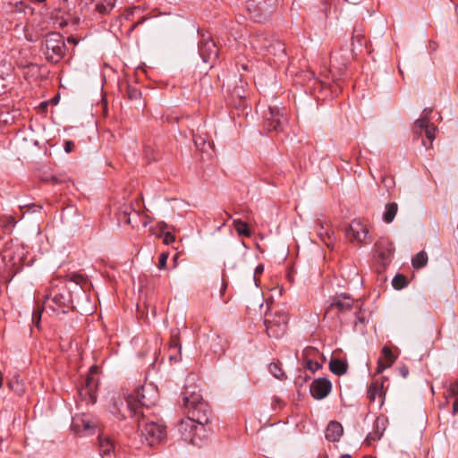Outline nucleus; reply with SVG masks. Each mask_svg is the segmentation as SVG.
<instances>
[{"instance_id":"nucleus-1","label":"nucleus","mask_w":458,"mask_h":458,"mask_svg":"<svg viewBox=\"0 0 458 458\" xmlns=\"http://www.w3.org/2000/svg\"><path fill=\"white\" fill-rule=\"evenodd\" d=\"M211 410L207 403L199 404L187 411L186 419L182 420L178 430L183 441L200 446L203 443L204 426L210 421Z\"/></svg>"},{"instance_id":"nucleus-2","label":"nucleus","mask_w":458,"mask_h":458,"mask_svg":"<svg viewBox=\"0 0 458 458\" xmlns=\"http://www.w3.org/2000/svg\"><path fill=\"white\" fill-rule=\"evenodd\" d=\"M158 401V392L151 385L141 386L136 389L134 394L127 395L125 398V404L129 416L137 418L145 414L143 409L149 408L157 403Z\"/></svg>"},{"instance_id":"nucleus-3","label":"nucleus","mask_w":458,"mask_h":458,"mask_svg":"<svg viewBox=\"0 0 458 458\" xmlns=\"http://www.w3.org/2000/svg\"><path fill=\"white\" fill-rule=\"evenodd\" d=\"M41 51L48 62L57 64L65 54L64 37L58 32L47 34L41 42Z\"/></svg>"},{"instance_id":"nucleus-4","label":"nucleus","mask_w":458,"mask_h":458,"mask_svg":"<svg viewBox=\"0 0 458 458\" xmlns=\"http://www.w3.org/2000/svg\"><path fill=\"white\" fill-rule=\"evenodd\" d=\"M138 422V430L140 437H143L149 446H154L163 442L166 437L165 427L163 424L147 421L144 418L140 420L135 418Z\"/></svg>"},{"instance_id":"nucleus-5","label":"nucleus","mask_w":458,"mask_h":458,"mask_svg":"<svg viewBox=\"0 0 458 458\" xmlns=\"http://www.w3.org/2000/svg\"><path fill=\"white\" fill-rule=\"evenodd\" d=\"M73 308L71 293L65 288L62 291L53 289L45 297L44 309H50L57 314L67 313Z\"/></svg>"},{"instance_id":"nucleus-6","label":"nucleus","mask_w":458,"mask_h":458,"mask_svg":"<svg viewBox=\"0 0 458 458\" xmlns=\"http://www.w3.org/2000/svg\"><path fill=\"white\" fill-rule=\"evenodd\" d=\"M251 43L256 48L266 49L268 55L275 57V63L284 62L286 57L284 44L278 39L258 36L253 38Z\"/></svg>"},{"instance_id":"nucleus-7","label":"nucleus","mask_w":458,"mask_h":458,"mask_svg":"<svg viewBox=\"0 0 458 458\" xmlns=\"http://www.w3.org/2000/svg\"><path fill=\"white\" fill-rule=\"evenodd\" d=\"M288 118L284 109L278 106H268L264 114V128L267 131H283L287 125Z\"/></svg>"},{"instance_id":"nucleus-8","label":"nucleus","mask_w":458,"mask_h":458,"mask_svg":"<svg viewBox=\"0 0 458 458\" xmlns=\"http://www.w3.org/2000/svg\"><path fill=\"white\" fill-rule=\"evenodd\" d=\"M288 315L284 312H276L267 316L264 324L266 332L271 338H279L284 335L287 328Z\"/></svg>"},{"instance_id":"nucleus-9","label":"nucleus","mask_w":458,"mask_h":458,"mask_svg":"<svg viewBox=\"0 0 458 458\" xmlns=\"http://www.w3.org/2000/svg\"><path fill=\"white\" fill-rule=\"evenodd\" d=\"M199 51L204 63H213L218 57V48L210 38H203L199 43Z\"/></svg>"},{"instance_id":"nucleus-10","label":"nucleus","mask_w":458,"mask_h":458,"mask_svg":"<svg viewBox=\"0 0 458 458\" xmlns=\"http://www.w3.org/2000/svg\"><path fill=\"white\" fill-rule=\"evenodd\" d=\"M205 403L197 386H186L182 392V405L187 411Z\"/></svg>"},{"instance_id":"nucleus-11","label":"nucleus","mask_w":458,"mask_h":458,"mask_svg":"<svg viewBox=\"0 0 458 458\" xmlns=\"http://www.w3.org/2000/svg\"><path fill=\"white\" fill-rule=\"evenodd\" d=\"M368 233L369 229L367 225L360 220L357 219L352 220L349 227L346 229V236L352 242L356 241L358 242H364Z\"/></svg>"},{"instance_id":"nucleus-12","label":"nucleus","mask_w":458,"mask_h":458,"mask_svg":"<svg viewBox=\"0 0 458 458\" xmlns=\"http://www.w3.org/2000/svg\"><path fill=\"white\" fill-rule=\"evenodd\" d=\"M331 389L332 384L330 380L326 377L314 379L310 387L311 395L317 400H321L327 397Z\"/></svg>"},{"instance_id":"nucleus-13","label":"nucleus","mask_w":458,"mask_h":458,"mask_svg":"<svg viewBox=\"0 0 458 458\" xmlns=\"http://www.w3.org/2000/svg\"><path fill=\"white\" fill-rule=\"evenodd\" d=\"M96 389V382L91 377L88 376L85 380V385L78 390L81 402H84L86 404L95 403L97 401Z\"/></svg>"},{"instance_id":"nucleus-14","label":"nucleus","mask_w":458,"mask_h":458,"mask_svg":"<svg viewBox=\"0 0 458 458\" xmlns=\"http://www.w3.org/2000/svg\"><path fill=\"white\" fill-rule=\"evenodd\" d=\"M387 380V377H381L372 381L368 389V398L370 402H374L378 397L380 399V406L383 404L386 396L384 384Z\"/></svg>"},{"instance_id":"nucleus-15","label":"nucleus","mask_w":458,"mask_h":458,"mask_svg":"<svg viewBox=\"0 0 458 458\" xmlns=\"http://www.w3.org/2000/svg\"><path fill=\"white\" fill-rule=\"evenodd\" d=\"M353 306V300L345 294L336 296L333 299L326 311V315H329L337 310L340 312H344L351 310Z\"/></svg>"},{"instance_id":"nucleus-16","label":"nucleus","mask_w":458,"mask_h":458,"mask_svg":"<svg viewBox=\"0 0 458 458\" xmlns=\"http://www.w3.org/2000/svg\"><path fill=\"white\" fill-rule=\"evenodd\" d=\"M72 428L75 433L81 434L92 430L95 428V423L91 420L89 416L86 414H77L72 418Z\"/></svg>"},{"instance_id":"nucleus-17","label":"nucleus","mask_w":458,"mask_h":458,"mask_svg":"<svg viewBox=\"0 0 458 458\" xmlns=\"http://www.w3.org/2000/svg\"><path fill=\"white\" fill-rule=\"evenodd\" d=\"M315 230L317 235L327 247H331L333 245L329 224L327 221L318 219L316 221Z\"/></svg>"},{"instance_id":"nucleus-18","label":"nucleus","mask_w":458,"mask_h":458,"mask_svg":"<svg viewBox=\"0 0 458 458\" xmlns=\"http://www.w3.org/2000/svg\"><path fill=\"white\" fill-rule=\"evenodd\" d=\"M376 253L379 260L386 264L389 262L390 257L393 254V245L386 240H380L375 244Z\"/></svg>"},{"instance_id":"nucleus-19","label":"nucleus","mask_w":458,"mask_h":458,"mask_svg":"<svg viewBox=\"0 0 458 458\" xmlns=\"http://www.w3.org/2000/svg\"><path fill=\"white\" fill-rule=\"evenodd\" d=\"M395 360L392 350L388 346H384L382 349V356L377 360V367L376 373L381 374L386 369L391 367Z\"/></svg>"},{"instance_id":"nucleus-20","label":"nucleus","mask_w":458,"mask_h":458,"mask_svg":"<svg viewBox=\"0 0 458 458\" xmlns=\"http://www.w3.org/2000/svg\"><path fill=\"white\" fill-rule=\"evenodd\" d=\"M176 351L177 354H169V360L175 362L181 360L182 345L180 343V330L174 328L171 331V340L169 344V352Z\"/></svg>"},{"instance_id":"nucleus-21","label":"nucleus","mask_w":458,"mask_h":458,"mask_svg":"<svg viewBox=\"0 0 458 458\" xmlns=\"http://www.w3.org/2000/svg\"><path fill=\"white\" fill-rule=\"evenodd\" d=\"M344 433V428L341 423L332 420L328 423L326 432L325 437L327 440L330 442H337Z\"/></svg>"},{"instance_id":"nucleus-22","label":"nucleus","mask_w":458,"mask_h":458,"mask_svg":"<svg viewBox=\"0 0 458 458\" xmlns=\"http://www.w3.org/2000/svg\"><path fill=\"white\" fill-rule=\"evenodd\" d=\"M278 0H250L248 3V9L251 12H267L269 13L270 9L276 6Z\"/></svg>"},{"instance_id":"nucleus-23","label":"nucleus","mask_w":458,"mask_h":458,"mask_svg":"<svg viewBox=\"0 0 458 458\" xmlns=\"http://www.w3.org/2000/svg\"><path fill=\"white\" fill-rule=\"evenodd\" d=\"M99 452L102 458H112L114 453V444L107 437H98Z\"/></svg>"},{"instance_id":"nucleus-24","label":"nucleus","mask_w":458,"mask_h":458,"mask_svg":"<svg viewBox=\"0 0 458 458\" xmlns=\"http://www.w3.org/2000/svg\"><path fill=\"white\" fill-rule=\"evenodd\" d=\"M384 430V420L377 418L375 421V429L372 432L369 433V435L366 437V442L368 443V445H370L372 442L379 440L383 436Z\"/></svg>"},{"instance_id":"nucleus-25","label":"nucleus","mask_w":458,"mask_h":458,"mask_svg":"<svg viewBox=\"0 0 458 458\" xmlns=\"http://www.w3.org/2000/svg\"><path fill=\"white\" fill-rule=\"evenodd\" d=\"M329 369L334 374L342 376L347 370V364L339 359H333L329 362Z\"/></svg>"},{"instance_id":"nucleus-26","label":"nucleus","mask_w":458,"mask_h":458,"mask_svg":"<svg viewBox=\"0 0 458 458\" xmlns=\"http://www.w3.org/2000/svg\"><path fill=\"white\" fill-rule=\"evenodd\" d=\"M398 211V205L395 202L387 203L386 210L383 215V219L386 223L390 224L394 221Z\"/></svg>"},{"instance_id":"nucleus-27","label":"nucleus","mask_w":458,"mask_h":458,"mask_svg":"<svg viewBox=\"0 0 458 458\" xmlns=\"http://www.w3.org/2000/svg\"><path fill=\"white\" fill-rule=\"evenodd\" d=\"M96 3V9L100 13H109L115 5L116 0H91Z\"/></svg>"},{"instance_id":"nucleus-28","label":"nucleus","mask_w":458,"mask_h":458,"mask_svg":"<svg viewBox=\"0 0 458 458\" xmlns=\"http://www.w3.org/2000/svg\"><path fill=\"white\" fill-rule=\"evenodd\" d=\"M431 125L429 118L420 117L414 122L413 131L416 135L421 136L423 131Z\"/></svg>"},{"instance_id":"nucleus-29","label":"nucleus","mask_w":458,"mask_h":458,"mask_svg":"<svg viewBox=\"0 0 458 458\" xmlns=\"http://www.w3.org/2000/svg\"><path fill=\"white\" fill-rule=\"evenodd\" d=\"M233 224L235 231L239 235L250 237L251 232L249 229L247 223L242 221L241 219H233Z\"/></svg>"},{"instance_id":"nucleus-30","label":"nucleus","mask_w":458,"mask_h":458,"mask_svg":"<svg viewBox=\"0 0 458 458\" xmlns=\"http://www.w3.org/2000/svg\"><path fill=\"white\" fill-rule=\"evenodd\" d=\"M412 267L416 269H420L425 267L428 263V255L425 251L421 250L415 255L412 259Z\"/></svg>"},{"instance_id":"nucleus-31","label":"nucleus","mask_w":458,"mask_h":458,"mask_svg":"<svg viewBox=\"0 0 458 458\" xmlns=\"http://www.w3.org/2000/svg\"><path fill=\"white\" fill-rule=\"evenodd\" d=\"M436 131L437 127L432 123L424 131L426 138L428 140V144L424 140L422 141V144L426 148H430L432 147V142L436 138Z\"/></svg>"},{"instance_id":"nucleus-32","label":"nucleus","mask_w":458,"mask_h":458,"mask_svg":"<svg viewBox=\"0 0 458 458\" xmlns=\"http://www.w3.org/2000/svg\"><path fill=\"white\" fill-rule=\"evenodd\" d=\"M10 389L14 392L16 394L21 395L24 393V384L21 380H19L18 377H15L12 381L9 382Z\"/></svg>"},{"instance_id":"nucleus-33","label":"nucleus","mask_w":458,"mask_h":458,"mask_svg":"<svg viewBox=\"0 0 458 458\" xmlns=\"http://www.w3.org/2000/svg\"><path fill=\"white\" fill-rule=\"evenodd\" d=\"M458 387V381H454L449 384V386L446 387V391L445 393V405H446L449 403V399L451 397H456V390Z\"/></svg>"},{"instance_id":"nucleus-34","label":"nucleus","mask_w":458,"mask_h":458,"mask_svg":"<svg viewBox=\"0 0 458 458\" xmlns=\"http://www.w3.org/2000/svg\"><path fill=\"white\" fill-rule=\"evenodd\" d=\"M407 278L401 274L396 275L392 280L393 287L396 290L404 288L407 285Z\"/></svg>"},{"instance_id":"nucleus-35","label":"nucleus","mask_w":458,"mask_h":458,"mask_svg":"<svg viewBox=\"0 0 458 458\" xmlns=\"http://www.w3.org/2000/svg\"><path fill=\"white\" fill-rule=\"evenodd\" d=\"M269 371L277 379L282 380L285 377V374H284V370L282 369V368L277 363H275V362L270 363V365H269Z\"/></svg>"},{"instance_id":"nucleus-36","label":"nucleus","mask_w":458,"mask_h":458,"mask_svg":"<svg viewBox=\"0 0 458 458\" xmlns=\"http://www.w3.org/2000/svg\"><path fill=\"white\" fill-rule=\"evenodd\" d=\"M126 93H127L129 99H131V100L140 99V98L141 96L140 90L131 85L126 86Z\"/></svg>"},{"instance_id":"nucleus-37","label":"nucleus","mask_w":458,"mask_h":458,"mask_svg":"<svg viewBox=\"0 0 458 458\" xmlns=\"http://www.w3.org/2000/svg\"><path fill=\"white\" fill-rule=\"evenodd\" d=\"M193 142L195 146L201 150L205 149L206 145L210 147V143L207 142L206 139L197 134H193Z\"/></svg>"},{"instance_id":"nucleus-38","label":"nucleus","mask_w":458,"mask_h":458,"mask_svg":"<svg viewBox=\"0 0 458 458\" xmlns=\"http://www.w3.org/2000/svg\"><path fill=\"white\" fill-rule=\"evenodd\" d=\"M303 366L313 373L321 368V364L319 362L313 361L309 359L305 360Z\"/></svg>"},{"instance_id":"nucleus-39","label":"nucleus","mask_w":458,"mask_h":458,"mask_svg":"<svg viewBox=\"0 0 458 458\" xmlns=\"http://www.w3.org/2000/svg\"><path fill=\"white\" fill-rule=\"evenodd\" d=\"M131 210V207L125 206L121 209V212H120V218L123 219L126 224H129V225L131 224V217H130Z\"/></svg>"},{"instance_id":"nucleus-40","label":"nucleus","mask_w":458,"mask_h":458,"mask_svg":"<svg viewBox=\"0 0 458 458\" xmlns=\"http://www.w3.org/2000/svg\"><path fill=\"white\" fill-rule=\"evenodd\" d=\"M167 259H168V253L162 252L158 258L157 267L159 269H165L166 267Z\"/></svg>"},{"instance_id":"nucleus-41","label":"nucleus","mask_w":458,"mask_h":458,"mask_svg":"<svg viewBox=\"0 0 458 458\" xmlns=\"http://www.w3.org/2000/svg\"><path fill=\"white\" fill-rule=\"evenodd\" d=\"M362 38L363 36L361 35L360 31L357 29H354L352 37V46L354 47V41L356 40L360 46L362 45Z\"/></svg>"},{"instance_id":"nucleus-42","label":"nucleus","mask_w":458,"mask_h":458,"mask_svg":"<svg viewBox=\"0 0 458 458\" xmlns=\"http://www.w3.org/2000/svg\"><path fill=\"white\" fill-rule=\"evenodd\" d=\"M174 241H175V236L173 233L167 232L164 234L163 242L165 244H170V243L174 242Z\"/></svg>"},{"instance_id":"nucleus-43","label":"nucleus","mask_w":458,"mask_h":458,"mask_svg":"<svg viewBox=\"0 0 458 458\" xmlns=\"http://www.w3.org/2000/svg\"><path fill=\"white\" fill-rule=\"evenodd\" d=\"M399 374L403 377L406 378L409 375V369L406 365H403L398 368Z\"/></svg>"},{"instance_id":"nucleus-44","label":"nucleus","mask_w":458,"mask_h":458,"mask_svg":"<svg viewBox=\"0 0 458 458\" xmlns=\"http://www.w3.org/2000/svg\"><path fill=\"white\" fill-rule=\"evenodd\" d=\"M264 270V267L263 265H259L256 268H255V272H254V279H255V282L257 283V276L260 274H262Z\"/></svg>"},{"instance_id":"nucleus-45","label":"nucleus","mask_w":458,"mask_h":458,"mask_svg":"<svg viewBox=\"0 0 458 458\" xmlns=\"http://www.w3.org/2000/svg\"><path fill=\"white\" fill-rule=\"evenodd\" d=\"M458 413V396L455 397L453 403L452 414L456 415Z\"/></svg>"},{"instance_id":"nucleus-46","label":"nucleus","mask_w":458,"mask_h":458,"mask_svg":"<svg viewBox=\"0 0 458 458\" xmlns=\"http://www.w3.org/2000/svg\"><path fill=\"white\" fill-rule=\"evenodd\" d=\"M72 280L76 284H80L81 281L84 280V277L81 275L76 274L72 276Z\"/></svg>"},{"instance_id":"nucleus-47","label":"nucleus","mask_w":458,"mask_h":458,"mask_svg":"<svg viewBox=\"0 0 458 458\" xmlns=\"http://www.w3.org/2000/svg\"><path fill=\"white\" fill-rule=\"evenodd\" d=\"M73 146V143L72 141H66L64 145V150L69 153L72 151V148Z\"/></svg>"},{"instance_id":"nucleus-48","label":"nucleus","mask_w":458,"mask_h":458,"mask_svg":"<svg viewBox=\"0 0 458 458\" xmlns=\"http://www.w3.org/2000/svg\"><path fill=\"white\" fill-rule=\"evenodd\" d=\"M432 113V109L431 108H425L422 112V114L420 117H428L429 118V114Z\"/></svg>"},{"instance_id":"nucleus-49","label":"nucleus","mask_w":458,"mask_h":458,"mask_svg":"<svg viewBox=\"0 0 458 458\" xmlns=\"http://www.w3.org/2000/svg\"><path fill=\"white\" fill-rule=\"evenodd\" d=\"M432 113V109L431 108H425L422 112V114L420 117H428L429 118V114Z\"/></svg>"},{"instance_id":"nucleus-50","label":"nucleus","mask_w":458,"mask_h":458,"mask_svg":"<svg viewBox=\"0 0 458 458\" xmlns=\"http://www.w3.org/2000/svg\"><path fill=\"white\" fill-rule=\"evenodd\" d=\"M33 321L36 324V326L38 327L40 321V313L38 315H37L36 312L33 313Z\"/></svg>"},{"instance_id":"nucleus-51","label":"nucleus","mask_w":458,"mask_h":458,"mask_svg":"<svg viewBox=\"0 0 458 458\" xmlns=\"http://www.w3.org/2000/svg\"><path fill=\"white\" fill-rule=\"evenodd\" d=\"M314 352V350L312 348H309V349H305L304 352H303V355L304 356H308L310 354V352Z\"/></svg>"},{"instance_id":"nucleus-52","label":"nucleus","mask_w":458,"mask_h":458,"mask_svg":"<svg viewBox=\"0 0 458 458\" xmlns=\"http://www.w3.org/2000/svg\"><path fill=\"white\" fill-rule=\"evenodd\" d=\"M227 287V283L225 281H222V288H221V293L223 294Z\"/></svg>"},{"instance_id":"nucleus-53","label":"nucleus","mask_w":458,"mask_h":458,"mask_svg":"<svg viewBox=\"0 0 458 458\" xmlns=\"http://www.w3.org/2000/svg\"><path fill=\"white\" fill-rule=\"evenodd\" d=\"M340 458H352V457L350 454H342V455L340 456Z\"/></svg>"},{"instance_id":"nucleus-54","label":"nucleus","mask_w":458,"mask_h":458,"mask_svg":"<svg viewBox=\"0 0 458 458\" xmlns=\"http://www.w3.org/2000/svg\"><path fill=\"white\" fill-rule=\"evenodd\" d=\"M68 42H72L73 44H76V40L73 38H69Z\"/></svg>"},{"instance_id":"nucleus-55","label":"nucleus","mask_w":458,"mask_h":458,"mask_svg":"<svg viewBox=\"0 0 458 458\" xmlns=\"http://www.w3.org/2000/svg\"><path fill=\"white\" fill-rule=\"evenodd\" d=\"M2 385H3V375L0 372V388L2 387Z\"/></svg>"},{"instance_id":"nucleus-56","label":"nucleus","mask_w":458,"mask_h":458,"mask_svg":"<svg viewBox=\"0 0 458 458\" xmlns=\"http://www.w3.org/2000/svg\"><path fill=\"white\" fill-rule=\"evenodd\" d=\"M177 259H178V255H175V256L174 257V267H176Z\"/></svg>"},{"instance_id":"nucleus-57","label":"nucleus","mask_w":458,"mask_h":458,"mask_svg":"<svg viewBox=\"0 0 458 458\" xmlns=\"http://www.w3.org/2000/svg\"><path fill=\"white\" fill-rule=\"evenodd\" d=\"M169 354H177L178 355V353L174 350H173L172 352H169Z\"/></svg>"},{"instance_id":"nucleus-58","label":"nucleus","mask_w":458,"mask_h":458,"mask_svg":"<svg viewBox=\"0 0 458 458\" xmlns=\"http://www.w3.org/2000/svg\"><path fill=\"white\" fill-rule=\"evenodd\" d=\"M37 3H44L46 0H35Z\"/></svg>"},{"instance_id":"nucleus-59","label":"nucleus","mask_w":458,"mask_h":458,"mask_svg":"<svg viewBox=\"0 0 458 458\" xmlns=\"http://www.w3.org/2000/svg\"><path fill=\"white\" fill-rule=\"evenodd\" d=\"M456 394H457V396H458V386H457Z\"/></svg>"}]
</instances>
